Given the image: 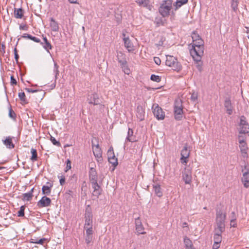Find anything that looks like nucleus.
<instances>
[{
  "label": "nucleus",
  "instance_id": "obj_1",
  "mask_svg": "<svg viewBox=\"0 0 249 249\" xmlns=\"http://www.w3.org/2000/svg\"><path fill=\"white\" fill-rule=\"evenodd\" d=\"M191 46L192 47L190 49L191 55H196L198 58H199L200 56L203 55L204 46V41L202 39L193 41V43L189 45V47Z\"/></svg>",
  "mask_w": 249,
  "mask_h": 249
},
{
  "label": "nucleus",
  "instance_id": "obj_2",
  "mask_svg": "<svg viewBox=\"0 0 249 249\" xmlns=\"http://www.w3.org/2000/svg\"><path fill=\"white\" fill-rule=\"evenodd\" d=\"M226 213L221 209L216 210L215 227L214 230H218L224 232L225 229V219Z\"/></svg>",
  "mask_w": 249,
  "mask_h": 249
},
{
  "label": "nucleus",
  "instance_id": "obj_3",
  "mask_svg": "<svg viewBox=\"0 0 249 249\" xmlns=\"http://www.w3.org/2000/svg\"><path fill=\"white\" fill-rule=\"evenodd\" d=\"M173 5L172 0H163L159 8V13L163 17H168L170 15Z\"/></svg>",
  "mask_w": 249,
  "mask_h": 249
},
{
  "label": "nucleus",
  "instance_id": "obj_4",
  "mask_svg": "<svg viewBox=\"0 0 249 249\" xmlns=\"http://www.w3.org/2000/svg\"><path fill=\"white\" fill-rule=\"evenodd\" d=\"M118 63L120 64V67L126 74H129L130 73V70L128 68L127 62L126 59V55L121 51L117 52L116 55Z\"/></svg>",
  "mask_w": 249,
  "mask_h": 249
},
{
  "label": "nucleus",
  "instance_id": "obj_5",
  "mask_svg": "<svg viewBox=\"0 0 249 249\" xmlns=\"http://www.w3.org/2000/svg\"><path fill=\"white\" fill-rule=\"evenodd\" d=\"M165 64L171 69L177 71H179L181 70L182 66L179 62L178 61L177 58L172 55H166V60Z\"/></svg>",
  "mask_w": 249,
  "mask_h": 249
},
{
  "label": "nucleus",
  "instance_id": "obj_6",
  "mask_svg": "<svg viewBox=\"0 0 249 249\" xmlns=\"http://www.w3.org/2000/svg\"><path fill=\"white\" fill-rule=\"evenodd\" d=\"M84 218L85 224L84 228L93 227V215L91 209L89 205L86 208Z\"/></svg>",
  "mask_w": 249,
  "mask_h": 249
},
{
  "label": "nucleus",
  "instance_id": "obj_7",
  "mask_svg": "<svg viewBox=\"0 0 249 249\" xmlns=\"http://www.w3.org/2000/svg\"><path fill=\"white\" fill-rule=\"evenodd\" d=\"M174 112L175 119L178 121L181 120L183 115V108L181 100L175 101Z\"/></svg>",
  "mask_w": 249,
  "mask_h": 249
},
{
  "label": "nucleus",
  "instance_id": "obj_8",
  "mask_svg": "<svg viewBox=\"0 0 249 249\" xmlns=\"http://www.w3.org/2000/svg\"><path fill=\"white\" fill-rule=\"evenodd\" d=\"M239 126L240 134H245L249 133V124L244 115L240 117Z\"/></svg>",
  "mask_w": 249,
  "mask_h": 249
},
{
  "label": "nucleus",
  "instance_id": "obj_9",
  "mask_svg": "<svg viewBox=\"0 0 249 249\" xmlns=\"http://www.w3.org/2000/svg\"><path fill=\"white\" fill-rule=\"evenodd\" d=\"M152 109L154 116L159 120H162L164 119L165 114L162 109L157 104H153Z\"/></svg>",
  "mask_w": 249,
  "mask_h": 249
},
{
  "label": "nucleus",
  "instance_id": "obj_10",
  "mask_svg": "<svg viewBox=\"0 0 249 249\" xmlns=\"http://www.w3.org/2000/svg\"><path fill=\"white\" fill-rule=\"evenodd\" d=\"M191 150L188 149V145L185 144L183 149L181 151V158L180 160L182 164L186 165L188 161V158L190 157Z\"/></svg>",
  "mask_w": 249,
  "mask_h": 249
},
{
  "label": "nucleus",
  "instance_id": "obj_11",
  "mask_svg": "<svg viewBox=\"0 0 249 249\" xmlns=\"http://www.w3.org/2000/svg\"><path fill=\"white\" fill-rule=\"evenodd\" d=\"M242 172L243 173V177L241 178L244 186L248 188L249 187V169L247 165L242 166Z\"/></svg>",
  "mask_w": 249,
  "mask_h": 249
},
{
  "label": "nucleus",
  "instance_id": "obj_12",
  "mask_svg": "<svg viewBox=\"0 0 249 249\" xmlns=\"http://www.w3.org/2000/svg\"><path fill=\"white\" fill-rule=\"evenodd\" d=\"M182 179L185 184H190L192 182V169L188 166L184 168L182 172Z\"/></svg>",
  "mask_w": 249,
  "mask_h": 249
},
{
  "label": "nucleus",
  "instance_id": "obj_13",
  "mask_svg": "<svg viewBox=\"0 0 249 249\" xmlns=\"http://www.w3.org/2000/svg\"><path fill=\"white\" fill-rule=\"evenodd\" d=\"M91 142L93 152L95 157L98 161L102 160V151L101 148H100L99 144L98 143L95 144L93 141H92Z\"/></svg>",
  "mask_w": 249,
  "mask_h": 249
},
{
  "label": "nucleus",
  "instance_id": "obj_14",
  "mask_svg": "<svg viewBox=\"0 0 249 249\" xmlns=\"http://www.w3.org/2000/svg\"><path fill=\"white\" fill-rule=\"evenodd\" d=\"M224 106L226 110V112L229 115H231L233 112V106L231 103V97L230 96L225 97Z\"/></svg>",
  "mask_w": 249,
  "mask_h": 249
},
{
  "label": "nucleus",
  "instance_id": "obj_15",
  "mask_svg": "<svg viewBox=\"0 0 249 249\" xmlns=\"http://www.w3.org/2000/svg\"><path fill=\"white\" fill-rule=\"evenodd\" d=\"M51 204V199L46 196H43L41 199L37 202V206L39 208L47 207L50 206Z\"/></svg>",
  "mask_w": 249,
  "mask_h": 249
},
{
  "label": "nucleus",
  "instance_id": "obj_16",
  "mask_svg": "<svg viewBox=\"0 0 249 249\" xmlns=\"http://www.w3.org/2000/svg\"><path fill=\"white\" fill-rule=\"evenodd\" d=\"M87 100L89 104H93L94 106L100 104L99 95L96 92H94L91 95H89Z\"/></svg>",
  "mask_w": 249,
  "mask_h": 249
},
{
  "label": "nucleus",
  "instance_id": "obj_17",
  "mask_svg": "<svg viewBox=\"0 0 249 249\" xmlns=\"http://www.w3.org/2000/svg\"><path fill=\"white\" fill-rule=\"evenodd\" d=\"M123 36H124L123 40L124 41V44L125 47L127 50L128 52L129 53H133L135 50L134 46L129 38V37H125V34H123Z\"/></svg>",
  "mask_w": 249,
  "mask_h": 249
},
{
  "label": "nucleus",
  "instance_id": "obj_18",
  "mask_svg": "<svg viewBox=\"0 0 249 249\" xmlns=\"http://www.w3.org/2000/svg\"><path fill=\"white\" fill-rule=\"evenodd\" d=\"M135 226L138 234H144L146 233V232L144 231V228L139 217L135 219Z\"/></svg>",
  "mask_w": 249,
  "mask_h": 249
},
{
  "label": "nucleus",
  "instance_id": "obj_19",
  "mask_svg": "<svg viewBox=\"0 0 249 249\" xmlns=\"http://www.w3.org/2000/svg\"><path fill=\"white\" fill-rule=\"evenodd\" d=\"M91 186L93 189L92 195L94 196L98 197L102 192V188L101 186L98 184L97 181L90 182Z\"/></svg>",
  "mask_w": 249,
  "mask_h": 249
},
{
  "label": "nucleus",
  "instance_id": "obj_20",
  "mask_svg": "<svg viewBox=\"0 0 249 249\" xmlns=\"http://www.w3.org/2000/svg\"><path fill=\"white\" fill-rule=\"evenodd\" d=\"M136 116L140 121H143L145 117L144 108L141 105H138L136 109Z\"/></svg>",
  "mask_w": 249,
  "mask_h": 249
},
{
  "label": "nucleus",
  "instance_id": "obj_21",
  "mask_svg": "<svg viewBox=\"0 0 249 249\" xmlns=\"http://www.w3.org/2000/svg\"><path fill=\"white\" fill-rule=\"evenodd\" d=\"M89 176L90 182L97 181L98 175L96 169L94 167H90Z\"/></svg>",
  "mask_w": 249,
  "mask_h": 249
},
{
  "label": "nucleus",
  "instance_id": "obj_22",
  "mask_svg": "<svg viewBox=\"0 0 249 249\" xmlns=\"http://www.w3.org/2000/svg\"><path fill=\"white\" fill-rule=\"evenodd\" d=\"M194 60L196 62V67L199 72H201L203 70V63L201 61V58L202 56H200L199 58H197V56L191 55Z\"/></svg>",
  "mask_w": 249,
  "mask_h": 249
},
{
  "label": "nucleus",
  "instance_id": "obj_23",
  "mask_svg": "<svg viewBox=\"0 0 249 249\" xmlns=\"http://www.w3.org/2000/svg\"><path fill=\"white\" fill-rule=\"evenodd\" d=\"M46 185H43L42 188V193L45 195H49L51 192L52 187H53V184L47 182Z\"/></svg>",
  "mask_w": 249,
  "mask_h": 249
},
{
  "label": "nucleus",
  "instance_id": "obj_24",
  "mask_svg": "<svg viewBox=\"0 0 249 249\" xmlns=\"http://www.w3.org/2000/svg\"><path fill=\"white\" fill-rule=\"evenodd\" d=\"M214 233L213 235L214 242L220 244L222 241L221 233L223 232H221L218 230H214Z\"/></svg>",
  "mask_w": 249,
  "mask_h": 249
},
{
  "label": "nucleus",
  "instance_id": "obj_25",
  "mask_svg": "<svg viewBox=\"0 0 249 249\" xmlns=\"http://www.w3.org/2000/svg\"><path fill=\"white\" fill-rule=\"evenodd\" d=\"M43 42H40L42 45L43 47L47 51V52L50 53L49 50L52 49V46L49 42L46 37L43 36Z\"/></svg>",
  "mask_w": 249,
  "mask_h": 249
},
{
  "label": "nucleus",
  "instance_id": "obj_26",
  "mask_svg": "<svg viewBox=\"0 0 249 249\" xmlns=\"http://www.w3.org/2000/svg\"><path fill=\"white\" fill-rule=\"evenodd\" d=\"M50 26L53 31L57 32L59 30L58 23L53 18H50Z\"/></svg>",
  "mask_w": 249,
  "mask_h": 249
},
{
  "label": "nucleus",
  "instance_id": "obj_27",
  "mask_svg": "<svg viewBox=\"0 0 249 249\" xmlns=\"http://www.w3.org/2000/svg\"><path fill=\"white\" fill-rule=\"evenodd\" d=\"M125 141L130 142H135L136 141L135 136H133V130L132 129L128 128L127 136Z\"/></svg>",
  "mask_w": 249,
  "mask_h": 249
},
{
  "label": "nucleus",
  "instance_id": "obj_28",
  "mask_svg": "<svg viewBox=\"0 0 249 249\" xmlns=\"http://www.w3.org/2000/svg\"><path fill=\"white\" fill-rule=\"evenodd\" d=\"M183 241L186 249H195L192 241L188 237L185 236Z\"/></svg>",
  "mask_w": 249,
  "mask_h": 249
},
{
  "label": "nucleus",
  "instance_id": "obj_29",
  "mask_svg": "<svg viewBox=\"0 0 249 249\" xmlns=\"http://www.w3.org/2000/svg\"><path fill=\"white\" fill-rule=\"evenodd\" d=\"M3 142L8 148L12 149L15 147V145L12 141V138L10 137H7L5 140L3 141Z\"/></svg>",
  "mask_w": 249,
  "mask_h": 249
},
{
  "label": "nucleus",
  "instance_id": "obj_30",
  "mask_svg": "<svg viewBox=\"0 0 249 249\" xmlns=\"http://www.w3.org/2000/svg\"><path fill=\"white\" fill-rule=\"evenodd\" d=\"M153 188L155 194L158 196L161 197L162 196V192L161 190V188L160 185L156 183L155 184L153 185Z\"/></svg>",
  "mask_w": 249,
  "mask_h": 249
},
{
  "label": "nucleus",
  "instance_id": "obj_31",
  "mask_svg": "<svg viewBox=\"0 0 249 249\" xmlns=\"http://www.w3.org/2000/svg\"><path fill=\"white\" fill-rule=\"evenodd\" d=\"M34 188H33L30 192L28 193H24L22 194L23 198H22L23 200L30 201L31 200L33 197V193L34 192Z\"/></svg>",
  "mask_w": 249,
  "mask_h": 249
},
{
  "label": "nucleus",
  "instance_id": "obj_32",
  "mask_svg": "<svg viewBox=\"0 0 249 249\" xmlns=\"http://www.w3.org/2000/svg\"><path fill=\"white\" fill-rule=\"evenodd\" d=\"M23 15L24 11L22 8H15L14 16L16 18H22Z\"/></svg>",
  "mask_w": 249,
  "mask_h": 249
},
{
  "label": "nucleus",
  "instance_id": "obj_33",
  "mask_svg": "<svg viewBox=\"0 0 249 249\" xmlns=\"http://www.w3.org/2000/svg\"><path fill=\"white\" fill-rule=\"evenodd\" d=\"M188 0H177L176 2L173 3V6L175 7V10L180 8L182 5L187 3Z\"/></svg>",
  "mask_w": 249,
  "mask_h": 249
},
{
  "label": "nucleus",
  "instance_id": "obj_34",
  "mask_svg": "<svg viewBox=\"0 0 249 249\" xmlns=\"http://www.w3.org/2000/svg\"><path fill=\"white\" fill-rule=\"evenodd\" d=\"M22 37L23 38H27L31 39L36 43L41 42V40L40 39H39L35 36H31V35H29V34H28L26 33L24 34L23 35V36H22Z\"/></svg>",
  "mask_w": 249,
  "mask_h": 249
},
{
  "label": "nucleus",
  "instance_id": "obj_35",
  "mask_svg": "<svg viewBox=\"0 0 249 249\" xmlns=\"http://www.w3.org/2000/svg\"><path fill=\"white\" fill-rule=\"evenodd\" d=\"M135 2L140 6L147 7L149 5V0H135Z\"/></svg>",
  "mask_w": 249,
  "mask_h": 249
},
{
  "label": "nucleus",
  "instance_id": "obj_36",
  "mask_svg": "<svg viewBox=\"0 0 249 249\" xmlns=\"http://www.w3.org/2000/svg\"><path fill=\"white\" fill-rule=\"evenodd\" d=\"M240 145L239 147L240 148L241 152L242 153H246L247 147V143L245 141H243V140H241L239 142Z\"/></svg>",
  "mask_w": 249,
  "mask_h": 249
},
{
  "label": "nucleus",
  "instance_id": "obj_37",
  "mask_svg": "<svg viewBox=\"0 0 249 249\" xmlns=\"http://www.w3.org/2000/svg\"><path fill=\"white\" fill-rule=\"evenodd\" d=\"M31 153L32 154V156L30 158L31 160L33 161H36L38 158L36 150L32 148L31 149Z\"/></svg>",
  "mask_w": 249,
  "mask_h": 249
},
{
  "label": "nucleus",
  "instance_id": "obj_38",
  "mask_svg": "<svg viewBox=\"0 0 249 249\" xmlns=\"http://www.w3.org/2000/svg\"><path fill=\"white\" fill-rule=\"evenodd\" d=\"M108 160L110 163H111L114 167H116L118 163L117 158L114 156V157H112L111 158H108Z\"/></svg>",
  "mask_w": 249,
  "mask_h": 249
},
{
  "label": "nucleus",
  "instance_id": "obj_39",
  "mask_svg": "<svg viewBox=\"0 0 249 249\" xmlns=\"http://www.w3.org/2000/svg\"><path fill=\"white\" fill-rule=\"evenodd\" d=\"M238 0H231V7L234 11H236L238 9Z\"/></svg>",
  "mask_w": 249,
  "mask_h": 249
},
{
  "label": "nucleus",
  "instance_id": "obj_40",
  "mask_svg": "<svg viewBox=\"0 0 249 249\" xmlns=\"http://www.w3.org/2000/svg\"><path fill=\"white\" fill-rule=\"evenodd\" d=\"M192 38L193 39V42L197 41V40L202 39L201 37L199 36V35L196 33V31H194L192 34Z\"/></svg>",
  "mask_w": 249,
  "mask_h": 249
},
{
  "label": "nucleus",
  "instance_id": "obj_41",
  "mask_svg": "<svg viewBox=\"0 0 249 249\" xmlns=\"http://www.w3.org/2000/svg\"><path fill=\"white\" fill-rule=\"evenodd\" d=\"M58 69H59V66L56 63H54L53 71L55 73V80L57 79V76L59 73V71Z\"/></svg>",
  "mask_w": 249,
  "mask_h": 249
},
{
  "label": "nucleus",
  "instance_id": "obj_42",
  "mask_svg": "<svg viewBox=\"0 0 249 249\" xmlns=\"http://www.w3.org/2000/svg\"><path fill=\"white\" fill-rule=\"evenodd\" d=\"M50 140L53 145L58 147L61 146L60 142L59 141H57L53 137L51 136Z\"/></svg>",
  "mask_w": 249,
  "mask_h": 249
},
{
  "label": "nucleus",
  "instance_id": "obj_43",
  "mask_svg": "<svg viewBox=\"0 0 249 249\" xmlns=\"http://www.w3.org/2000/svg\"><path fill=\"white\" fill-rule=\"evenodd\" d=\"M25 209V206H21L19 210L18 211L17 214L19 217H23L24 216V210Z\"/></svg>",
  "mask_w": 249,
  "mask_h": 249
},
{
  "label": "nucleus",
  "instance_id": "obj_44",
  "mask_svg": "<svg viewBox=\"0 0 249 249\" xmlns=\"http://www.w3.org/2000/svg\"><path fill=\"white\" fill-rule=\"evenodd\" d=\"M107 155L108 158H111L112 157H114L115 154L114 153L113 149L112 146H111L108 150L107 152Z\"/></svg>",
  "mask_w": 249,
  "mask_h": 249
},
{
  "label": "nucleus",
  "instance_id": "obj_45",
  "mask_svg": "<svg viewBox=\"0 0 249 249\" xmlns=\"http://www.w3.org/2000/svg\"><path fill=\"white\" fill-rule=\"evenodd\" d=\"M150 79L153 81L160 82L161 81V77L155 74H152L150 77Z\"/></svg>",
  "mask_w": 249,
  "mask_h": 249
},
{
  "label": "nucleus",
  "instance_id": "obj_46",
  "mask_svg": "<svg viewBox=\"0 0 249 249\" xmlns=\"http://www.w3.org/2000/svg\"><path fill=\"white\" fill-rule=\"evenodd\" d=\"M84 229L86 230V235H93V227L84 228Z\"/></svg>",
  "mask_w": 249,
  "mask_h": 249
},
{
  "label": "nucleus",
  "instance_id": "obj_47",
  "mask_svg": "<svg viewBox=\"0 0 249 249\" xmlns=\"http://www.w3.org/2000/svg\"><path fill=\"white\" fill-rule=\"evenodd\" d=\"M18 97L20 100L25 103H27L25 94L24 92L18 93Z\"/></svg>",
  "mask_w": 249,
  "mask_h": 249
},
{
  "label": "nucleus",
  "instance_id": "obj_48",
  "mask_svg": "<svg viewBox=\"0 0 249 249\" xmlns=\"http://www.w3.org/2000/svg\"><path fill=\"white\" fill-rule=\"evenodd\" d=\"M9 116L13 119H15L16 118V114L15 113L14 110L12 109L11 107L9 108Z\"/></svg>",
  "mask_w": 249,
  "mask_h": 249
},
{
  "label": "nucleus",
  "instance_id": "obj_49",
  "mask_svg": "<svg viewBox=\"0 0 249 249\" xmlns=\"http://www.w3.org/2000/svg\"><path fill=\"white\" fill-rule=\"evenodd\" d=\"M36 241H32V243H36L40 245H43L44 243L47 241V239L45 238H43L40 239H38L37 240H36Z\"/></svg>",
  "mask_w": 249,
  "mask_h": 249
},
{
  "label": "nucleus",
  "instance_id": "obj_50",
  "mask_svg": "<svg viewBox=\"0 0 249 249\" xmlns=\"http://www.w3.org/2000/svg\"><path fill=\"white\" fill-rule=\"evenodd\" d=\"M93 235H86L85 242L87 244H89L92 240Z\"/></svg>",
  "mask_w": 249,
  "mask_h": 249
},
{
  "label": "nucleus",
  "instance_id": "obj_51",
  "mask_svg": "<svg viewBox=\"0 0 249 249\" xmlns=\"http://www.w3.org/2000/svg\"><path fill=\"white\" fill-rule=\"evenodd\" d=\"M165 40V38L163 37V36H161L160 38V40H159L158 43L156 44V45L158 47L162 46Z\"/></svg>",
  "mask_w": 249,
  "mask_h": 249
},
{
  "label": "nucleus",
  "instance_id": "obj_52",
  "mask_svg": "<svg viewBox=\"0 0 249 249\" xmlns=\"http://www.w3.org/2000/svg\"><path fill=\"white\" fill-rule=\"evenodd\" d=\"M71 169V162L70 160L68 159L66 161V167L65 172H67L69 170Z\"/></svg>",
  "mask_w": 249,
  "mask_h": 249
},
{
  "label": "nucleus",
  "instance_id": "obj_53",
  "mask_svg": "<svg viewBox=\"0 0 249 249\" xmlns=\"http://www.w3.org/2000/svg\"><path fill=\"white\" fill-rule=\"evenodd\" d=\"M14 52L15 59L17 63H18V58H19V55L18 53V51H17V49L16 48H15Z\"/></svg>",
  "mask_w": 249,
  "mask_h": 249
},
{
  "label": "nucleus",
  "instance_id": "obj_54",
  "mask_svg": "<svg viewBox=\"0 0 249 249\" xmlns=\"http://www.w3.org/2000/svg\"><path fill=\"white\" fill-rule=\"evenodd\" d=\"M197 93H195L194 92L191 96V100L193 101V102H195L197 100Z\"/></svg>",
  "mask_w": 249,
  "mask_h": 249
},
{
  "label": "nucleus",
  "instance_id": "obj_55",
  "mask_svg": "<svg viewBox=\"0 0 249 249\" xmlns=\"http://www.w3.org/2000/svg\"><path fill=\"white\" fill-rule=\"evenodd\" d=\"M11 79V84L12 85H16L17 84V82L16 79L14 78V76H11L10 77Z\"/></svg>",
  "mask_w": 249,
  "mask_h": 249
},
{
  "label": "nucleus",
  "instance_id": "obj_56",
  "mask_svg": "<svg viewBox=\"0 0 249 249\" xmlns=\"http://www.w3.org/2000/svg\"><path fill=\"white\" fill-rule=\"evenodd\" d=\"M154 60L155 63L158 65H160L161 63V60L158 57H154Z\"/></svg>",
  "mask_w": 249,
  "mask_h": 249
},
{
  "label": "nucleus",
  "instance_id": "obj_57",
  "mask_svg": "<svg viewBox=\"0 0 249 249\" xmlns=\"http://www.w3.org/2000/svg\"><path fill=\"white\" fill-rule=\"evenodd\" d=\"M61 178H60L59 182L60 184L61 185H63L65 183V178L64 176H61Z\"/></svg>",
  "mask_w": 249,
  "mask_h": 249
},
{
  "label": "nucleus",
  "instance_id": "obj_58",
  "mask_svg": "<svg viewBox=\"0 0 249 249\" xmlns=\"http://www.w3.org/2000/svg\"><path fill=\"white\" fill-rule=\"evenodd\" d=\"M25 90L28 92L35 93L37 92L38 90L36 89H33L30 88H26Z\"/></svg>",
  "mask_w": 249,
  "mask_h": 249
},
{
  "label": "nucleus",
  "instance_id": "obj_59",
  "mask_svg": "<svg viewBox=\"0 0 249 249\" xmlns=\"http://www.w3.org/2000/svg\"><path fill=\"white\" fill-rule=\"evenodd\" d=\"M219 247L220 244L214 242L213 246V249H218Z\"/></svg>",
  "mask_w": 249,
  "mask_h": 249
},
{
  "label": "nucleus",
  "instance_id": "obj_60",
  "mask_svg": "<svg viewBox=\"0 0 249 249\" xmlns=\"http://www.w3.org/2000/svg\"><path fill=\"white\" fill-rule=\"evenodd\" d=\"M235 219H231V226L233 227H235L236 224L235 223Z\"/></svg>",
  "mask_w": 249,
  "mask_h": 249
},
{
  "label": "nucleus",
  "instance_id": "obj_61",
  "mask_svg": "<svg viewBox=\"0 0 249 249\" xmlns=\"http://www.w3.org/2000/svg\"><path fill=\"white\" fill-rule=\"evenodd\" d=\"M241 140H243V141H245V139H244L243 136H242V135H239L238 136V142H239L240 141H241Z\"/></svg>",
  "mask_w": 249,
  "mask_h": 249
},
{
  "label": "nucleus",
  "instance_id": "obj_62",
  "mask_svg": "<svg viewBox=\"0 0 249 249\" xmlns=\"http://www.w3.org/2000/svg\"><path fill=\"white\" fill-rule=\"evenodd\" d=\"M56 86V80H55L54 82L51 85V89H53L55 88Z\"/></svg>",
  "mask_w": 249,
  "mask_h": 249
},
{
  "label": "nucleus",
  "instance_id": "obj_63",
  "mask_svg": "<svg viewBox=\"0 0 249 249\" xmlns=\"http://www.w3.org/2000/svg\"><path fill=\"white\" fill-rule=\"evenodd\" d=\"M19 28H20V29L23 30H27V28L26 27V25H24V26L20 25V27H19Z\"/></svg>",
  "mask_w": 249,
  "mask_h": 249
},
{
  "label": "nucleus",
  "instance_id": "obj_64",
  "mask_svg": "<svg viewBox=\"0 0 249 249\" xmlns=\"http://www.w3.org/2000/svg\"><path fill=\"white\" fill-rule=\"evenodd\" d=\"M68 0L71 3H74V4L77 3V0Z\"/></svg>",
  "mask_w": 249,
  "mask_h": 249
}]
</instances>
